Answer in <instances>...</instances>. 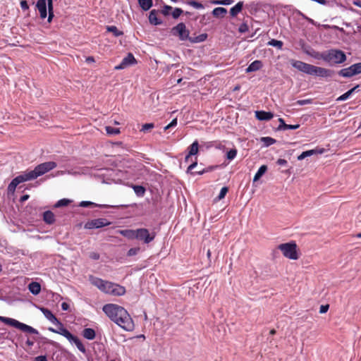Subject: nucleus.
Listing matches in <instances>:
<instances>
[{
	"mask_svg": "<svg viewBox=\"0 0 361 361\" xmlns=\"http://www.w3.org/2000/svg\"><path fill=\"white\" fill-rule=\"evenodd\" d=\"M293 66L303 73L310 75L312 65L300 61H296L293 63Z\"/></svg>",
	"mask_w": 361,
	"mask_h": 361,
	"instance_id": "obj_18",
	"label": "nucleus"
},
{
	"mask_svg": "<svg viewBox=\"0 0 361 361\" xmlns=\"http://www.w3.org/2000/svg\"><path fill=\"white\" fill-rule=\"evenodd\" d=\"M28 290L31 293L37 295L41 291V286L38 282L32 281L28 285Z\"/></svg>",
	"mask_w": 361,
	"mask_h": 361,
	"instance_id": "obj_25",
	"label": "nucleus"
},
{
	"mask_svg": "<svg viewBox=\"0 0 361 361\" xmlns=\"http://www.w3.org/2000/svg\"><path fill=\"white\" fill-rule=\"evenodd\" d=\"M359 87V85L355 86L353 88L350 89L345 93L341 95L338 99L337 101H345L349 98V97L355 91L357 88Z\"/></svg>",
	"mask_w": 361,
	"mask_h": 361,
	"instance_id": "obj_34",
	"label": "nucleus"
},
{
	"mask_svg": "<svg viewBox=\"0 0 361 361\" xmlns=\"http://www.w3.org/2000/svg\"><path fill=\"white\" fill-rule=\"evenodd\" d=\"M80 205L81 207H84L96 206V204L94 203H93L92 202H88V201H82V202H81Z\"/></svg>",
	"mask_w": 361,
	"mask_h": 361,
	"instance_id": "obj_54",
	"label": "nucleus"
},
{
	"mask_svg": "<svg viewBox=\"0 0 361 361\" xmlns=\"http://www.w3.org/2000/svg\"><path fill=\"white\" fill-rule=\"evenodd\" d=\"M198 146H199V145H198V142L197 141H195L192 145H190V146L189 147L188 154V155H186L185 159V161H187L188 160L190 157L195 155L196 154H197V152H198Z\"/></svg>",
	"mask_w": 361,
	"mask_h": 361,
	"instance_id": "obj_26",
	"label": "nucleus"
},
{
	"mask_svg": "<svg viewBox=\"0 0 361 361\" xmlns=\"http://www.w3.org/2000/svg\"><path fill=\"white\" fill-rule=\"evenodd\" d=\"M255 116L259 121H269L274 117V114L271 112L257 111Z\"/></svg>",
	"mask_w": 361,
	"mask_h": 361,
	"instance_id": "obj_21",
	"label": "nucleus"
},
{
	"mask_svg": "<svg viewBox=\"0 0 361 361\" xmlns=\"http://www.w3.org/2000/svg\"><path fill=\"white\" fill-rule=\"evenodd\" d=\"M261 141L262 142H264V144L267 147L270 146V145L274 144L276 142V140L275 139H274L272 137H262L261 138Z\"/></svg>",
	"mask_w": 361,
	"mask_h": 361,
	"instance_id": "obj_42",
	"label": "nucleus"
},
{
	"mask_svg": "<svg viewBox=\"0 0 361 361\" xmlns=\"http://www.w3.org/2000/svg\"><path fill=\"white\" fill-rule=\"evenodd\" d=\"M157 15H158V11H157L156 10L154 9L150 11L149 15V20L151 24L157 25H160L161 23V20H160L157 18Z\"/></svg>",
	"mask_w": 361,
	"mask_h": 361,
	"instance_id": "obj_24",
	"label": "nucleus"
},
{
	"mask_svg": "<svg viewBox=\"0 0 361 361\" xmlns=\"http://www.w3.org/2000/svg\"><path fill=\"white\" fill-rule=\"evenodd\" d=\"M133 188L135 192L138 196H143L145 195V188L143 186H142V185H133Z\"/></svg>",
	"mask_w": 361,
	"mask_h": 361,
	"instance_id": "obj_41",
	"label": "nucleus"
},
{
	"mask_svg": "<svg viewBox=\"0 0 361 361\" xmlns=\"http://www.w3.org/2000/svg\"><path fill=\"white\" fill-rule=\"evenodd\" d=\"M90 257H91V258H92L94 259H98L99 258V254H97L96 252L91 253Z\"/></svg>",
	"mask_w": 361,
	"mask_h": 361,
	"instance_id": "obj_63",
	"label": "nucleus"
},
{
	"mask_svg": "<svg viewBox=\"0 0 361 361\" xmlns=\"http://www.w3.org/2000/svg\"><path fill=\"white\" fill-rule=\"evenodd\" d=\"M56 326H57V329L49 327L48 330L51 332L64 336L71 343L72 341L75 338V336L73 335L67 329H66L64 325L61 322L56 324Z\"/></svg>",
	"mask_w": 361,
	"mask_h": 361,
	"instance_id": "obj_11",
	"label": "nucleus"
},
{
	"mask_svg": "<svg viewBox=\"0 0 361 361\" xmlns=\"http://www.w3.org/2000/svg\"><path fill=\"white\" fill-rule=\"evenodd\" d=\"M197 161H195L193 162L192 164H191L188 167V169H187V172L188 173H191L192 175L195 176V175H202L204 173V170H200V171H192V169L197 166Z\"/></svg>",
	"mask_w": 361,
	"mask_h": 361,
	"instance_id": "obj_36",
	"label": "nucleus"
},
{
	"mask_svg": "<svg viewBox=\"0 0 361 361\" xmlns=\"http://www.w3.org/2000/svg\"><path fill=\"white\" fill-rule=\"evenodd\" d=\"M156 237V233H149L147 228L136 229V239L142 240L145 243L148 244L152 242Z\"/></svg>",
	"mask_w": 361,
	"mask_h": 361,
	"instance_id": "obj_9",
	"label": "nucleus"
},
{
	"mask_svg": "<svg viewBox=\"0 0 361 361\" xmlns=\"http://www.w3.org/2000/svg\"><path fill=\"white\" fill-rule=\"evenodd\" d=\"M82 336L88 340H93L96 336L95 331L91 328H85L82 331Z\"/></svg>",
	"mask_w": 361,
	"mask_h": 361,
	"instance_id": "obj_30",
	"label": "nucleus"
},
{
	"mask_svg": "<svg viewBox=\"0 0 361 361\" xmlns=\"http://www.w3.org/2000/svg\"><path fill=\"white\" fill-rule=\"evenodd\" d=\"M20 7L23 11L29 9V6L25 0H22L20 1Z\"/></svg>",
	"mask_w": 361,
	"mask_h": 361,
	"instance_id": "obj_57",
	"label": "nucleus"
},
{
	"mask_svg": "<svg viewBox=\"0 0 361 361\" xmlns=\"http://www.w3.org/2000/svg\"><path fill=\"white\" fill-rule=\"evenodd\" d=\"M61 308L63 310H68L69 309V305L67 302H62L61 304Z\"/></svg>",
	"mask_w": 361,
	"mask_h": 361,
	"instance_id": "obj_62",
	"label": "nucleus"
},
{
	"mask_svg": "<svg viewBox=\"0 0 361 361\" xmlns=\"http://www.w3.org/2000/svg\"><path fill=\"white\" fill-rule=\"evenodd\" d=\"M183 13V10L179 8H176L172 12V16L173 18H178Z\"/></svg>",
	"mask_w": 361,
	"mask_h": 361,
	"instance_id": "obj_50",
	"label": "nucleus"
},
{
	"mask_svg": "<svg viewBox=\"0 0 361 361\" xmlns=\"http://www.w3.org/2000/svg\"><path fill=\"white\" fill-rule=\"evenodd\" d=\"M105 130L108 135H118L121 133L119 128H113L111 126H106Z\"/></svg>",
	"mask_w": 361,
	"mask_h": 361,
	"instance_id": "obj_43",
	"label": "nucleus"
},
{
	"mask_svg": "<svg viewBox=\"0 0 361 361\" xmlns=\"http://www.w3.org/2000/svg\"><path fill=\"white\" fill-rule=\"evenodd\" d=\"M92 283L106 294L114 296H121L126 293V288L124 286L111 281H104L99 278H94L92 280Z\"/></svg>",
	"mask_w": 361,
	"mask_h": 361,
	"instance_id": "obj_2",
	"label": "nucleus"
},
{
	"mask_svg": "<svg viewBox=\"0 0 361 361\" xmlns=\"http://www.w3.org/2000/svg\"><path fill=\"white\" fill-rule=\"evenodd\" d=\"M49 11L48 22L50 23L54 18L53 0H47Z\"/></svg>",
	"mask_w": 361,
	"mask_h": 361,
	"instance_id": "obj_37",
	"label": "nucleus"
},
{
	"mask_svg": "<svg viewBox=\"0 0 361 361\" xmlns=\"http://www.w3.org/2000/svg\"><path fill=\"white\" fill-rule=\"evenodd\" d=\"M56 326H57V329L49 327L48 330L51 332L64 336L71 343L72 341L75 338V336L73 335L67 329H66L64 325L61 322L56 324Z\"/></svg>",
	"mask_w": 361,
	"mask_h": 361,
	"instance_id": "obj_12",
	"label": "nucleus"
},
{
	"mask_svg": "<svg viewBox=\"0 0 361 361\" xmlns=\"http://www.w3.org/2000/svg\"><path fill=\"white\" fill-rule=\"evenodd\" d=\"M29 180L25 173L20 174L14 178L8 186V190L9 192H14L16 187L21 183Z\"/></svg>",
	"mask_w": 361,
	"mask_h": 361,
	"instance_id": "obj_17",
	"label": "nucleus"
},
{
	"mask_svg": "<svg viewBox=\"0 0 361 361\" xmlns=\"http://www.w3.org/2000/svg\"><path fill=\"white\" fill-rule=\"evenodd\" d=\"M137 63V61L135 58L134 57L133 54L131 53H129L127 56L123 59L121 63L115 67L116 70H121L124 69L126 67L135 64Z\"/></svg>",
	"mask_w": 361,
	"mask_h": 361,
	"instance_id": "obj_16",
	"label": "nucleus"
},
{
	"mask_svg": "<svg viewBox=\"0 0 361 361\" xmlns=\"http://www.w3.org/2000/svg\"><path fill=\"white\" fill-rule=\"evenodd\" d=\"M228 191V188L227 187H223L221 190H220V192L218 195V199L219 200H222L225 197L226 195L227 194Z\"/></svg>",
	"mask_w": 361,
	"mask_h": 361,
	"instance_id": "obj_48",
	"label": "nucleus"
},
{
	"mask_svg": "<svg viewBox=\"0 0 361 361\" xmlns=\"http://www.w3.org/2000/svg\"><path fill=\"white\" fill-rule=\"evenodd\" d=\"M138 3L144 11L149 10L153 4L152 0H138Z\"/></svg>",
	"mask_w": 361,
	"mask_h": 361,
	"instance_id": "obj_33",
	"label": "nucleus"
},
{
	"mask_svg": "<svg viewBox=\"0 0 361 361\" xmlns=\"http://www.w3.org/2000/svg\"><path fill=\"white\" fill-rule=\"evenodd\" d=\"M187 4L196 9H202L204 8L202 3L193 0L187 1Z\"/></svg>",
	"mask_w": 361,
	"mask_h": 361,
	"instance_id": "obj_44",
	"label": "nucleus"
},
{
	"mask_svg": "<svg viewBox=\"0 0 361 361\" xmlns=\"http://www.w3.org/2000/svg\"><path fill=\"white\" fill-rule=\"evenodd\" d=\"M243 7V2L239 1L230 9V14L232 17H235L239 13L241 12Z\"/></svg>",
	"mask_w": 361,
	"mask_h": 361,
	"instance_id": "obj_27",
	"label": "nucleus"
},
{
	"mask_svg": "<svg viewBox=\"0 0 361 361\" xmlns=\"http://www.w3.org/2000/svg\"><path fill=\"white\" fill-rule=\"evenodd\" d=\"M360 73H361V62L353 64L338 72V74L343 78H350Z\"/></svg>",
	"mask_w": 361,
	"mask_h": 361,
	"instance_id": "obj_7",
	"label": "nucleus"
},
{
	"mask_svg": "<svg viewBox=\"0 0 361 361\" xmlns=\"http://www.w3.org/2000/svg\"><path fill=\"white\" fill-rule=\"evenodd\" d=\"M311 102L310 99H302V100H298L297 101V104L299 105H305L310 104Z\"/></svg>",
	"mask_w": 361,
	"mask_h": 361,
	"instance_id": "obj_60",
	"label": "nucleus"
},
{
	"mask_svg": "<svg viewBox=\"0 0 361 361\" xmlns=\"http://www.w3.org/2000/svg\"><path fill=\"white\" fill-rule=\"evenodd\" d=\"M56 326H57V329L49 327L48 330L51 332L64 336L71 343L72 341L75 338V336L73 335L67 329H66L64 325L61 322L56 324Z\"/></svg>",
	"mask_w": 361,
	"mask_h": 361,
	"instance_id": "obj_13",
	"label": "nucleus"
},
{
	"mask_svg": "<svg viewBox=\"0 0 361 361\" xmlns=\"http://www.w3.org/2000/svg\"><path fill=\"white\" fill-rule=\"evenodd\" d=\"M326 55V51H324L322 53L319 52H315L312 56L317 59H322L324 61V57Z\"/></svg>",
	"mask_w": 361,
	"mask_h": 361,
	"instance_id": "obj_51",
	"label": "nucleus"
},
{
	"mask_svg": "<svg viewBox=\"0 0 361 361\" xmlns=\"http://www.w3.org/2000/svg\"><path fill=\"white\" fill-rule=\"evenodd\" d=\"M237 155V149H230L226 154V157L229 160H233Z\"/></svg>",
	"mask_w": 361,
	"mask_h": 361,
	"instance_id": "obj_47",
	"label": "nucleus"
},
{
	"mask_svg": "<svg viewBox=\"0 0 361 361\" xmlns=\"http://www.w3.org/2000/svg\"><path fill=\"white\" fill-rule=\"evenodd\" d=\"M40 311L43 313V314L44 315V317L50 322H51L52 324H57L58 323H59V320L58 319V318L51 312V310H49V309L47 308H45V307H40L39 308Z\"/></svg>",
	"mask_w": 361,
	"mask_h": 361,
	"instance_id": "obj_19",
	"label": "nucleus"
},
{
	"mask_svg": "<svg viewBox=\"0 0 361 361\" xmlns=\"http://www.w3.org/2000/svg\"><path fill=\"white\" fill-rule=\"evenodd\" d=\"M106 31L111 32L115 37H119L123 35V32L118 30V28L114 25L107 26Z\"/></svg>",
	"mask_w": 361,
	"mask_h": 361,
	"instance_id": "obj_35",
	"label": "nucleus"
},
{
	"mask_svg": "<svg viewBox=\"0 0 361 361\" xmlns=\"http://www.w3.org/2000/svg\"><path fill=\"white\" fill-rule=\"evenodd\" d=\"M171 33L174 36H178L182 41L189 39L190 31L186 28L183 23H178L171 29Z\"/></svg>",
	"mask_w": 361,
	"mask_h": 361,
	"instance_id": "obj_8",
	"label": "nucleus"
},
{
	"mask_svg": "<svg viewBox=\"0 0 361 361\" xmlns=\"http://www.w3.org/2000/svg\"><path fill=\"white\" fill-rule=\"evenodd\" d=\"M153 123H145L142 126L141 131L146 133L154 128Z\"/></svg>",
	"mask_w": 361,
	"mask_h": 361,
	"instance_id": "obj_49",
	"label": "nucleus"
},
{
	"mask_svg": "<svg viewBox=\"0 0 361 361\" xmlns=\"http://www.w3.org/2000/svg\"><path fill=\"white\" fill-rule=\"evenodd\" d=\"M102 310L111 321L124 330L128 331L133 330L134 322L124 307L110 303L104 305Z\"/></svg>",
	"mask_w": 361,
	"mask_h": 361,
	"instance_id": "obj_1",
	"label": "nucleus"
},
{
	"mask_svg": "<svg viewBox=\"0 0 361 361\" xmlns=\"http://www.w3.org/2000/svg\"><path fill=\"white\" fill-rule=\"evenodd\" d=\"M140 251V247H133L128 251V256L136 255Z\"/></svg>",
	"mask_w": 361,
	"mask_h": 361,
	"instance_id": "obj_52",
	"label": "nucleus"
},
{
	"mask_svg": "<svg viewBox=\"0 0 361 361\" xmlns=\"http://www.w3.org/2000/svg\"><path fill=\"white\" fill-rule=\"evenodd\" d=\"M111 223L108 221L107 219L99 218L87 222L85 225V228L87 229L99 228L108 226Z\"/></svg>",
	"mask_w": 361,
	"mask_h": 361,
	"instance_id": "obj_15",
	"label": "nucleus"
},
{
	"mask_svg": "<svg viewBox=\"0 0 361 361\" xmlns=\"http://www.w3.org/2000/svg\"><path fill=\"white\" fill-rule=\"evenodd\" d=\"M207 38V34L206 33H203V34H201L197 37H189V39L188 40L191 42V43H198V42H202L204 41H205Z\"/></svg>",
	"mask_w": 361,
	"mask_h": 361,
	"instance_id": "obj_32",
	"label": "nucleus"
},
{
	"mask_svg": "<svg viewBox=\"0 0 361 361\" xmlns=\"http://www.w3.org/2000/svg\"><path fill=\"white\" fill-rule=\"evenodd\" d=\"M334 71L322 67L312 66L311 75H317L322 78H331L334 75Z\"/></svg>",
	"mask_w": 361,
	"mask_h": 361,
	"instance_id": "obj_14",
	"label": "nucleus"
},
{
	"mask_svg": "<svg viewBox=\"0 0 361 361\" xmlns=\"http://www.w3.org/2000/svg\"><path fill=\"white\" fill-rule=\"evenodd\" d=\"M0 321L4 322V324L13 326L16 329H18L24 332H27L29 334H37L38 331L33 327L28 326L25 324L21 323L16 319L9 317H5L0 316Z\"/></svg>",
	"mask_w": 361,
	"mask_h": 361,
	"instance_id": "obj_5",
	"label": "nucleus"
},
{
	"mask_svg": "<svg viewBox=\"0 0 361 361\" xmlns=\"http://www.w3.org/2000/svg\"><path fill=\"white\" fill-rule=\"evenodd\" d=\"M36 7L40 13L41 18H45L47 16V0H38Z\"/></svg>",
	"mask_w": 361,
	"mask_h": 361,
	"instance_id": "obj_20",
	"label": "nucleus"
},
{
	"mask_svg": "<svg viewBox=\"0 0 361 361\" xmlns=\"http://www.w3.org/2000/svg\"><path fill=\"white\" fill-rule=\"evenodd\" d=\"M227 13V10L224 7H217L212 11V15L215 18H224Z\"/></svg>",
	"mask_w": 361,
	"mask_h": 361,
	"instance_id": "obj_29",
	"label": "nucleus"
},
{
	"mask_svg": "<svg viewBox=\"0 0 361 361\" xmlns=\"http://www.w3.org/2000/svg\"><path fill=\"white\" fill-rule=\"evenodd\" d=\"M56 166V163L54 161L44 162L37 165L34 170L25 172V173L28 180H31L55 169Z\"/></svg>",
	"mask_w": 361,
	"mask_h": 361,
	"instance_id": "obj_3",
	"label": "nucleus"
},
{
	"mask_svg": "<svg viewBox=\"0 0 361 361\" xmlns=\"http://www.w3.org/2000/svg\"><path fill=\"white\" fill-rule=\"evenodd\" d=\"M56 326H57V329L49 327L48 330L51 332L64 336L71 343L72 341L75 338V336L73 335L67 329H66L64 325L61 322L56 324Z\"/></svg>",
	"mask_w": 361,
	"mask_h": 361,
	"instance_id": "obj_10",
	"label": "nucleus"
},
{
	"mask_svg": "<svg viewBox=\"0 0 361 361\" xmlns=\"http://www.w3.org/2000/svg\"><path fill=\"white\" fill-rule=\"evenodd\" d=\"M233 2L232 0H212L210 3L214 5H230Z\"/></svg>",
	"mask_w": 361,
	"mask_h": 361,
	"instance_id": "obj_45",
	"label": "nucleus"
},
{
	"mask_svg": "<svg viewBox=\"0 0 361 361\" xmlns=\"http://www.w3.org/2000/svg\"><path fill=\"white\" fill-rule=\"evenodd\" d=\"M71 343H74L75 345L77 346L78 349L82 352L85 353L86 349L85 345L82 344V343L80 341V339L75 336V338L72 341Z\"/></svg>",
	"mask_w": 361,
	"mask_h": 361,
	"instance_id": "obj_39",
	"label": "nucleus"
},
{
	"mask_svg": "<svg viewBox=\"0 0 361 361\" xmlns=\"http://www.w3.org/2000/svg\"><path fill=\"white\" fill-rule=\"evenodd\" d=\"M277 164L280 166L286 165L287 164V161L283 159H279L276 161Z\"/></svg>",
	"mask_w": 361,
	"mask_h": 361,
	"instance_id": "obj_61",
	"label": "nucleus"
},
{
	"mask_svg": "<svg viewBox=\"0 0 361 361\" xmlns=\"http://www.w3.org/2000/svg\"><path fill=\"white\" fill-rule=\"evenodd\" d=\"M329 305H321L320 308H319V313H321V314L326 313L329 310Z\"/></svg>",
	"mask_w": 361,
	"mask_h": 361,
	"instance_id": "obj_55",
	"label": "nucleus"
},
{
	"mask_svg": "<svg viewBox=\"0 0 361 361\" xmlns=\"http://www.w3.org/2000/svg\"><path fill=\"white\" fill-rule=\"evenodd\" d=\"M346 55L344 51L331 49L326 51V55L324 57V61L331 65L341 64L346 61Z\"/></svg>",
	"mask_w": 361,
	"mask_h": 361,
	"instance_id": "obj_4",
	"label": "nucleus"
},
{
	"mask_svg": "<svg viewBox=\"0 0 361 361\" xmlns=\"http://www.w3.org/2000/svg\"><path fill=\"white\" fill-rule=\"evenodd\" d=\"M279 121L280 123V125L279 126L278 129L279 130H284V126L287 125V124L285 123L284 120L281 118H279Z\"/></svg>",
	"mask_w": 361,
	"mask_h": 361,
	"instance_id": "obj_58",
	"label": "nucleus"
},
{
	"mask_svg": "<svg viewBox=\"0 0 361 361\" xmlns=\"http://www.w3.org/2000/svg\"><path fill=\"white\" fill-rule=\"evenodd\" d=\"M176 125H177V118H174L173 120H172V121L169 125H167L166 126L164 127V130H166L167 129H169L171 127L176 126Z\"/></svg>",
	"mask_w": 361,
	"mask_h": 361,
	"instance_id": "obj_56",
	"label": "nucleus"
},
{
	"mask_svg": "<svg viewBox=\"0 0 361 361\" xmlns=\"http://www.w3.org/2000/svg\"><path fill=\"white\" fill-rule=\"evenodd\" d=\"M118 233L127 238L128 239H130V240H133V239H136L135 236H136V229L135 230H133V229H125V230H120L118 231Z\"/></svg>",
	"mask_w": 361,
	"mask_h": 361,
	"instance_id": "obj_23",
	"label": "nucleus"
},
{
	"mask_svg": "<svg viewBox=\"0 0 361 361\" xmlns=\"http://www.w3.org/2000/svg\"><path fill=\"white\" fill-rule=\"evenodd\" d=\"M71 202V200H68V199H61L60 200H59L54 205V207L56 208H59V207H66V206H68L70 203Z\"/></svg>",
	"mask_w": 361,
	"mask_h": 361,
	"instance_id": "obj_40",
	"label": "nucleus"
},
{
	"mask_svg": "<svg viewBox=\"0 0 361 361\" xmlns=\"http://www.w3.org/2000/svg\"><path fill=\"white\" fill-rule=\"evenodd\" d=\"M43 220L48 224H52L55 221L54 213L51 211H46L43 214Z\"/></svg>",
	"mask_w": 361,
	"mask_h": 361,
	"instance_id": "obj_28",
	"label": "nucleus"
},
{
	"mask_svg": "<svg viewBox=\"0 0 361 361\" xmlns=\"http://www.w3.org/2000/svg\"><path fill=\"white\" fill-rule=\"evenodd\" d=\"M306 157H306V154H305V152H303L300 155L298 156V160H302V159H305Z\"/></svg>",
	"mask_w": 361,
	"mask_h": 361,
	"instance_id": "obj_64",
	"label": "nucleus"
},
{
	"mask_svg": "<svg viewBox=\"0 0 361 361\" xmlns=\"http://www.w3.org/2000/svg\"><path fill=\"white\" fill-rule=\"evenodd\" d=\"M267 171V166L266 165H262L259 167L257 173H255L253 181L255 182L258 180Z\"/></svg>",
	"mask_w": 361,
	"mask_h": 361,
	"instance_id": "obj_31",
	"label": "nucleus"
},
{
	"mask_svg": "<svg viewBox=\"0 0 361 361\" xmlns=\"http://www.w3.org/2000/svg\"><path fill=\"white\" fill-rule=\"evenodd\" d=\"M267 44L269 46L275 47L278 48L279 49H282L283 46V42L280 40L272 39L268 42Z\"/></svg>",
	"mask_w": 361,
	"mask_h": 361,
	"instance_id": "obj_38",
	"label": "nucleus"
},
{
	"mask_svg": "<svg viewBox=\"0 0 361 361\" xmlns=\"http://www.w3.org/2000/svg\"><path fill=\"white\" fill-rule=\"evenodd\" d=\"M263 66L262 62L259 60H255L252 62L246 68V73L254 72L260 70Z\"/></svg>",
	"mask_w": 361,
	"mask_h": 361,
	"instance_id": "obj_22",
	"label": "nucleus"
},
{
	"mask_svg": "<svg viewBox=\"0 0 361 361\" xmlns=\"http://www.w3.org/2000/svg\"><path fill=\"white\" fill-rule=\"evenodd\" d=\"M324 149H310V150L305 151V154H306V157H310V156H312V155L316 154H322L324 152Z\"/></svg>",
	"mask_w": 361,
	"mask_h": 361,
	"instance_id": "obj_46",
	"label": "nucleus"
},
{
	"mask_svg": "<svg viewBox=\"0 0 361 361\" xmlns=\"http://www.w3.org/2000/svg\"><path fill=\"white\" fill-rule=\"evenodd\" d=\"M278 249L282 252L283 256L286 258L294 260L299 258L297 252V245L295 242L280 244L278 246Z\"/></svg>",
	"mask_w": 361,
	"mask_h": 361,
	"instance_id": "obj_6",
	"label": "nucleus"
},
{
	"mask_svg": "<svg viewBox=\"0 0 361 361\" xmlns=\"http://www.w3.org/2000/svg\"><path fill=\"white\" fill-rule=\"evenodd\" d=\"M299 127H300L299 124H295V125L287 124V125L284 126V130H295V129H298Z\"/></svg>",
	"mask_w": 361,
	"mask_h": 361,
	"instance_id": "obj_53",
	"label": "nucleus"
},
{
	"mask_svg": "<svg viewBox=\"0 0 361 361\" xmlns=\"http://www.w3.org/2000/svg\"><path fill=\"white\" fill-rule=\"evenodd\" d=\"M34 361H47V358L45 355H39L35 357Z\"/></svg>",
	"mask_w": 361,
	"mask_h": 361,
	"instance_id": "obj_59",
	"label": "nucleus"
}]
</instances>
